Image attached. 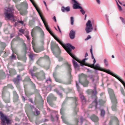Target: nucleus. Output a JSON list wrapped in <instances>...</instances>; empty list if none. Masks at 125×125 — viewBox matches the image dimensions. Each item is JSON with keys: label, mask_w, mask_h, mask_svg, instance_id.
<instances>
[{"label": "nucleus", "mask_w": 125, "mask_h": 125, "mask_svg": "<svg viewBox=\"0 0 125 125\" xmlns=\"http://www.w3.org/2000/svg\"><path fill=\"white\" fill-rule=\"evenodd\" d=\"M86 78V76L83 74L79 75V82L84 87L87 86L89 83V82L87 80Z\"/></svg>", "instance_id": "nucleus-1"}, {"label": "nucleus", "mask_w": 125, "mask_h": 125, "mask_svg": "<svg viewBox=\"0 0 125 125\" xmlns=\"http://www.w3.org/2000/svg\"><path fill=\"white\" fill-rule=\"evenodd\" d=\"M6 12L4 13L6 18L9 20H11L14 21V20L13 12L10 8H9L6 10Z\"/></svg>", "instance_id": "nucleus-2"}, {"label": "nucleus", "mask_w": 125, "mask_h": 125, "mask_svg": "<svg viewBox=\"0 0 125 125\" xmlns=\"http://www.w3.org/2000/svg\"><path fill=\"white\" fill-rule=\"evenodd\" d=\"M64 108H62L60 111V113L62 115V116H61V117L62 119L63 122L67 124V125H78V124L79 121L78 119L77 118H75V122L76 123L75 125H72L66 120L64 117L63 116L64 114Z\"/></svg>", "instance_id": "nucleus-3"}, {"label": "nucleus", "mask_w": 125, "mask_h": 125, "mask_svg": "<svg viewBox=\"0 0 125 125\" xmlns=\"http://www.w3.org/2000/svg\"><path fill=\"white\" fill-rule=\"evenodd\" d=\"M93 29L92 25L90 20H89L86 24L85 31L87 33L91 32Z\"/></svg>", "instance_id": "nucleus-4"}, {"label": "nucleus", "mask_w": 125, "mask_h": 125, "mask_svg": "<svg viewBox=\"0 0 125 125\" xmlns=\"http://www.w3.org/2000/svg\"><path fill=\"white\" fill-rule=\"evenodd\" d=\"M108 91L112 102H113L114 101L115 102H116V99L113 90L109 88L108 89Z\"/></svg>", "instance_id": "nucleus-5"}, {"label": "nucleus", "mask_w": 125, "mask_h": 125, "mask_svg": "<svg viewBox=\"0 0 125 125\" xmlns=\"http://www.w3.org/2000/svg\"><path fill=\"white\" fill-rule=\"evenodd\" d=\"M30 0L31 1V2L32 3V4L33 5V6L36 9V10H37V11L38 12V13H39V14L40 16L41 19L42 20V21H43V23L45 27H49L48 26V25H47L46 24V22H45V21L43 17L42 16V15L41 14L39 9L37 7L36 4L33 2V0Z\"/></svg>", "instance_id": "nucleus-6"}, {"label": "nucleus", "mask_w": 125, "mask_h": 125, "mask_svg": "<svg viewBox=\"0 0 125 125\" xmlns=\"http://www.w3.org/2000/svg\"><path fill=\"white\" fill-rule=\"evenodd\" d=\"M0 118L2 122L3 123H5V121H6V123L7 124H10V121L8 119L6 116H5L2 113L1 111H0Z\"/></svg>", "instance_id": "nucleus-7"}, {"label": "nucleus", "mask_w": 125, "mask_h": 125, "mask_svg": "<svg viewBox=\"0 0 125 125\" xmlns=\"http://www.w3.org/2000/svg\"><path fill=\"white\" fill-rule=\"evenodd\" d=\"M94 91L91 89L88 90L87 91L88 94H92L94 96H95L97 94V92L96 91V87L95 85L94 86Z\"/></svg>", "instance_id": "nucleus-8"}, {"label": "nucleus", "mask_w": 125, "mask_h": 125, "mask_svg": "<svg viewBox=\"0 0 125 125\" xmlns=\"http://www.w3.org/2000/svg\"><path fill=\"white\" fill-rule=\"evenodd\" d=\"M79 97L81 100L82 104L83 105L85 104L86 100L82 93H79Z\"/></svg>", "instance_id": "nucleus-9"}, {"label": "nucleus", "mask_w": 125, "mask_h": 125, "mask_svg": "<svg viewBox=\"0 0 125 125\" xmlns=\"http://www.w3.org/2000/svg\"><path fill=\"white\" fill-rule=\"evenodd\" d=\"M21 80V78L20 77V75H18L16 78L14 79L13 81L15 84H18L20 82V80Z\"/></svg>", "instance_id": "nucleus-10"}, {"label": "nucleus", "mask_w": 125, "mask_h": 125, "mask_svg": "<svg viewBox=\"0 0 125 125\" xmlns=\"http://www.w3.org/2000/svg\"><path fill=\"white\" fill-rule=\"evenodd\" d=\"M75 31L73 30H71L69 33V36L71 39H73L75 37Z\"/></svg>", "instance_id": "nucleus-11"}, {"label": "nucleus", "mask_w": 125, "mask_h": 125, "mask_svg": "<svg viewBox=\"0 0 125 125\" xmlns=\"http://www.w3.org/2000/svg\"><path fill=\"white\" fill-rule=\"evenodd\" d=\"M99 104H100V103L99 102H97V100L95 99L94 101L92 103V106H91L90 105L89 107L90 108H92L93 106H94L95 109H96L97 108V105Z\"/></svg>", "instance_id": "nucleus-12"}, {"label": "nucleus", "mask_w": 125, "mask_h": 125, "mask_svg": "<svg viewBox=\"0 0 125 125\" xmlns=\"http://www.w3.org/2000/svg\"><path fill=\"white\" fill-rule=\"evenodd\" d=\"M90 118L94 122H97L98 120V117L94 115H92Z\"/></svg>", "instance_id": "nucleus-13"}, {"label": "nucleus", "mask_w": 125, "mask_h": 125, "mask_svg": "<svg viewBox=\"0 0 125 125\" xmlns=\"http://www.w3.org/2000/svg\"><path fill=\"white\" fill-rule=\"evenodd\" d=\"M70 10V7H67L66 8L64 7H62L61 8V10L63 12H64L65 11L67 12H69Z\"/></svg>", "instance_id": "nucleus-14"}, {"label": "nucleus", "mask_w": 125, "mask_h": 125, "mask_svg": "<svg viewBox=\"0 0 125 125\" xmlns=\"http://www.w3.org/2000/svg\"><path fill=\"white\" fill-rule=\"evenodd\" d=\"M79 3L76 1V3H75L73 5V8L75 9H82V7L81 6L79 5Z\"/></svg>", "instance_id": "nucleus-15"}, {"label": "nucleus", "mask_w": 125, "mask_h": 125, "mask_svg": "<svg viewBox=\"0 0 125 125\" xmlns=\"http://www.w3.org/2000/svg\"><path fill=\"white\" fill-rule=\"evenodd\" d=\"M56 73L55 72L53 74V76L55 78L56 81L60 83H62L63 81L61 79L56 78Z\"/></svg>", "instance_id": "nucleus-16"}, {"label": "nucleus", "mask_w": 125, "mask_h": 125, "mask_svg": "<svg viewBox=\"0 0 125 125\" xmlns=\"http://www.w3.org/2000/svg\"><path fill=\"white\" fill-rule=\"evenodd\" d=\"M39 33L41 38H43L44 36V33L43 31L41 28H40L39 29Z\"/></svg>", "instance_id": "nucleus-17"}, {"label": "nucleus", "mask_w": 125, "mask_h": 125, "mask_svg": "<svg viewBox=\"0 0 125 125\" xmlns=\"http://www.w3.org/2000/svg\"><path fill=\"white\" fill-rule=\"evenodd\" d=\"M72 62L73 63L74 67L75 69L79 67V66L77 62L73 59L72 60Z\"/></svg>", "instance_id": "nucleus-18"}, {"label": "nucleus", "mask_w": 125, "mask_h": 125, "mask_svg": "<svg viewBox=\"0 0 125 125\" xmlns=\"http://www.w3.org/2000/svg\"><path fill=\"white\" fill-rule=\"evenodd\" d=\"M71 65H70L68 64H67V66L68 67V70L69 71V77H70V80H71V79L72 76L71 75Z\"/></svg>", "instance_id": "nucleus-19"}, {"label": "nucleus", "mask_w": 125, "mask_h": 125, "mask_svg": "<svg viewBox=\"0 0 125 125\" xmlns=\"http://www.w3.org/2000/svg\"><path fill=\"white\" fill-rule=\"evenodd\" d=\"M112 102L113 103L112 107V110L113 111H115L116 110V104L117 103V100H116V102H115L114 101Z\"/></svg>", "instance_id": "nucleus-20"}, {"label": "nucleus", "mask_w": 125, "mask_h": 125, "mask_svg": "<svg viewBox=\"0 0 125 125\" xmlns=\"http://www.w3.org/2000/svg\"><path fill=\"white\" fill-rule=\"evenodd\" d=\"M13 94L14 98L16 100H17L19 96L17 94L16 92L15 91L13 92Z\"/></svg>", "instance_id": "nucleus-21"}, {"label": "nucleus", "mask_w": 125, "mask_h": 125, "mask_svg": "<svg viewBox=\"0 0 125 125\" xmlns=\"http://www.w3.org/2000/svg\"><path fill=\"white\" fill-rule=\"evenodd\" d=\"M100 116L101 117H103L104 116V115L105 114V111L103 109H100Z\"/></svg>", "instance_id": "nucleus-22"}, {"label": "nucleus", "mask_w": 125, "mask_h": 125, "mask_svg": "<svg viewBox=\"0 0 125 125\" xmlns=\"http://www.w3.org/2000/svg\"><path fill=\"white\" fill-rule=\"evenodd\" d=\"M70 98H72L73 99V101L74 102V104L75 106H76L77 105V99L76 97H74V98H73V97H70Z\"/></svg>", "instance_id": "nucleus-23"}, {"label": "nucleus", "mask_w": 125, "mask_h": 125, "mask_svg": "<svg viewBox=\"0 0 125 125\" xmlns=\"http://www.w3.org/2000/svg\"><path fill=\"white\" fill-rule=\"evenodd\" d=\"M33 71H34L33 70H30V72L32 77L33 78L35 79V78H37V77L33 73Z\"/></svg>", "instance_id": "nucleus-24"}, {"label": "nucleus", "mask_w": 125, "mask_h": 125, "mask_svg": "<svg viewBox=\"0 0 125 125\" xmlns=\"http://www.w3.org/2000/svg\"><path fill=\"white\" fill-rule=\"evenodd\" d=\"M23 6L26 9L28 8V4L26 1H24L22 3Z\"/></svg>", "instance_id": "nucleus-25"}, {"label": "nucleus", "mask_w": 125, "mask_h": 125, "mask_svg": "<svg viewBox=\"0 0 125 125\" xmlns=\"http://www.w3.org/2000/svg\"><path fill=\"white\" fill-rule=\"evenodd\" d=\"M89 77L90 79L92 80V82H94V78L95 77H97V79L98 78V76H94H94L92 75H90L89 76Z\"/></svg>", "instance_id": "nucleus-26"}, {"label": "nucleus", "mask_w": 125, "mask_h": 125, "mask_svg": "<svg viewBox=\"0 0 125 125\" xmlns=\"http://www.w3.org/2000/svg\"><path fill=\"white\" fill-rule=\"evenodd\" d=\"M48 98L50 99L53 100H55L56 99V98L54 97L53 95L52 94H50L48 96Z\"/></svg>", "instance_id": "nucleus-27"}, {"label": "nucleus", "mask_w": 125, "mask_h": 125, "mask_svg": "<svg viewBox=\"0 0 125 125\" xmlns=\"http://www.w3.org/2000/svg\"><path fill=\"white\" fill-rule=\"evenodd\" d=\"M80 125H82L83 122L84 121H85V119H83V117L82 116L80 117Z\"/></svg>", "instance_id": "nucleus-28"}, {"label": "nucleus", "mask_w": 125, "mask_h": 125, "mask_svg": "<svg viewBox=\"0 0 125 125\" xmlns=\"http://www.w3.org/2000/svg\"><path fill=\"white\" fill-rule=\"evenodd\" d=\"M70 20L71 24L72 25H73L74 24V19L73 17H70Z\"/></svg>", "instance_id": "nucleus-29"}, {"label": "nucleus", "mask_w": 125, "mask_h": 125, "mask_svg": "<svg viewBox=\"0 0 125 125\" xmlns=\"http://www.w3.org/2000/svg\"><path fill=\"white\" fill-rule=\"evenodd\" d=\"M24 81H26L30 82L31 83V81L29 77L28 76L25 78L24 79Z\"/></svg>", "instance_id": "nucleus-30"}, {"label": "nucleus", "mask_w": 125, "mask_h": 125, "mask_svg": "<svg viewBox=\"0 0 125 125\" xmlns=\"http://www.w3.org/2000/svg\"><path fill=\"white\" fill-rule=\"evenodd\" d=\"M76 86L77 87V89L78 92L79 93H81L80 92V87L78 85V83L77 81H76Z\"/></svg>", "instance_id": "nucleus-31"}, {"label": "nucleus", "mask_w": 125, "mask_h": 125, "mask_svg": "<svg viewBox=\"0 0 125 125\" xmlns=\"http://www.w3.org/2000/svg\"><path fill=\"white\" fill-rule=\"evenodd\" d=\"M10 58L11 59H16V55L15 54H12L10 56Z\"/></svg>", "instance_id": "nucleus-32"}, {"label": "nucleus", "mask_w": 125, "mask_h": 125, "mask_svg": "<svg viewBox=\"0 0 125 125\" xmlns=\"http://www.w3.org/2000/svg\"><path fill=\"white\" fill-rule=\"evenodd\" d=\"M104 62L105 65L106 66H108V63L106 59H104Z\"/></svg>", "instance_id": "nucleus-33"}, {"label": "nucleus", "mask_w": 125, "mask_h": 125, "mask_svg": "<svg viewBox=\"0 0 125 125\" xmlns=\"http://www.w3.org/2000/svg\"><path fill=\"white\" fill-rule=\"evenodd\" d=\"M29 57L31 60H33V56L32 54H31L29 55Z\"/></svg>", "instance_id": "nucleus-34"}, {"label": "nucleus", "mask_w": 125, "mask_h": 125, "mask_svg": "<svg viewBox=\"0 0 125 125\" xmlns=\"http://www.w3.org/2000/svg\"><path fill=\"white\" fill-rule=\"evenodd\" d=\"M120 90L123 94L125 96V94L123 89L122 88H121Z\"/></svg>", "instance_id": "nucleus-35"}, {"label": "nucleus", "mask_w": 125, "mask_h": 125, "mask_svg": "<svg viewBox=\"0 0 125 125\" xmlns=\"http://www.w3.org/2000/svg\"><path fill=\"white\" fill-rule=\"evenodd\" d=\"M81 9L80 10V12L83 15H84L85 12V11L83 9V8Z\"/></svg>", "instance_id": "nucleus-36"}, {"label": "nucleus", "mask_w": 125, "mask_h": 125, "mask_svg": "<svg viewBox=\"0 0 125 125\" xmlns=\"http://www.w3.org/2000/svg\"><path fill=\"white\" fill-rule=\"evenodd\" d=\"M95 67L97 68L98 70H99L100 69V67L99 64H96L95 65Z\"/></svg>", "instance_id": "nucleus-37"}, {"label": "nucleus", "mask_w": 125, "mask_h": 125, "mask_svg": "<svg viewBox=\"0 0 125 125\" xmlns=\"http://www.w3.org/2000/svg\"><path fill=\"white\" fill-rule=\"evenodd\" d=\"M91 37L90 35H88V36L87 38L85 39V41H87L88 40L91 39Z\"/></svg>", "instance_id": "nucleus-38"}, {"label": "nucleus", "mask_w": 125, "mask_h": 125, "mask_svg": "<svg viewBox=\"0 0 125 125\" xmlns=\"http://www.w3.org/2000/svg\"><path fill=\"white\" fill-rule=\"evenodd\" d=\"M19 31L21 32V33H24V30L23 29H19Z\"/></svg>", "instance_id": "nucleus-39"}, {"label": "nucleus", "mask_w": 125, "mask_h": 125, "mask_svg": "<svg viewBox=\"0 0 125 125\" xmlns=\"http://www.w3.org/2000/svg\"><path fill=\"white\" fill-rule=\"evenodd\" d=\"M31 84L32 87L33 88L35 89L36 87L35 84L34 83H33L32 81H31Z\"/></svg>", "instance_id": "nucleus-40"}, {"label": "nucleus", "mask_w": 125, "mask_h": 125, "mask_svg": "<svg viewBox=\"0 0 125 125\" xmlns=\"http://www.w3.org/2000/svg\"><path fill=\"white\" fill-rule=\"evenodd\" d=\"M35 113L36 115H39L40 114V111L38 110H36L35 111Z\"/></svg>", "instance_id": "nucleus-41"}, {"label": "nucleus", "mask_w": 125, "mask_h": 125, "mask_svg": "<svg viewBox=\"0 0 125 125\" xmlns=\"http://www.w3.org/2000/svg\"><path fill=\"white\" fill-rule=\"evenodd\" d=\"M87 59H88L87 58H85V59H84L81 62L82 63H84L85 62V61L86 60H87Z\"/></svg>", "instance_id": "nucleus-42"}, {"label": "nucleus", "mask_w": 125, "mask_h": 125, "mask_svg": "<svg viewBox=\"0 0 125 125\" xmlns=\"http://www.w3.org/2000/svg\"><path fill=\"white\" fill-rule=\"evenodd\" d=\"M94 63H93V64L90 65L89 66L92 68H94Z\"/></svg>", "instance_id": "nucleus-43"}, {"label": "nucleus", "mask_w": 125, "mask_h": 125, "mask_svg": "<svg viewBox=\"0 0 125 125\" xmlns=\"http://www.w3.org/2000/svg\"><path fill=\"white\" fill-rule=\"evenodd\" d=\"M18 22L19 23H20L22 25H25L24 24L23 21H18Z\"/></svg>", "instance_id": "nucleus-44"}, {"label": "nucleus", "mask_w": 125, "mask_h": 125, "mask_svg": "<svg viewBox=\"0 0 125 125\" xmlns=\"http://www.w3.org/2000/svg\"><path fill=\"white\" fill-rule=\"evenodd\" d=\"M57 93L61 97L62 96V94L61 93L59 92L58 91H57Z\"/></svg>", "instance_id": "nucleus-45"}, {"label": "nucleus", "mask_w": 125, "mask_h": 125, "mask_svg": "<svg viewBox=\"0 0 125 125\" xmlns=\"http://www.w3.org/2000/svg\"><path fill=\"white\" fill-rule=\"evenodd\" d=\"M118 8L119 9V10H122V8L120 6V5H119L118 6Z\"/></svg>", "instance_id": "nucleus-46"}, {"label": "nucleus", "mask_w": 125, "mask_h": 125, "mask_svg": "<svg viewBox=\"0 0 125 125\" xmlns=\"http://www.w3.org/2000/svg\"><path fill=\"white\" fill-rule=\"evenodd\" d=\"M57 27L58 28V29L59 30V32H60V33H62V31H61V29H60V28L59 27L58 25H57Z\"/></svg>", "instance_id": "nucleus-47"}, {"label": "nucleus", "mask_w": 125, "mask_h": 125, "mask_svg": "<svg viewBox=\"0 0 125 125\" xmlns=\"http://www.w3.org/2000/svg\"><path fill=\"white\" fill-rule=\"evenodd\" d=\"M34 50L35 52L37 53L40 52L41 51V50H39L37 49H36V50Z\"/></svg>", "instance_id": "nucleus-48"}, {"label": "nucleus", "mask_w": 125, "mask_h": 125, "mask_svg": "<svg viewBox=\"0 0 125 125\" xmlns=\"http://www.w3.org/2000/svg\"><path fill=\"white\" fill-rule=\"evenodd\" d=\"M69 98L68 97H67L66 98V99L63 102L62 104L63 105V104L65 103V102Z\"/></svg>", "instance_id": "nucleus-49"}, {"label": "nucleus", "mask_w": 125, "mask_h": 125, "mask_svg": "<svg viewBox=\"0 0 125 125\" xmlns=\"http://www.w3.org/2000/svg\"><path fill=\"white\" fill-rule=\"evenodd\" d=\"M26 37H27L28 40L29 41L30 40V39L29 38V36L28 35H27L26 36Z\"/></svg>", "instance_id": "nucleus-50"}, {"label": "nucleus", "mask_w": 125, "mask_h": 125, "mask_svg": "<svg viewBox=\"0 0 125 125\" xmlns=\"http://www.w3.org/2000/svg\"><path fill=\"white\" fill-rule=\"evenodd\" d=\"M29 101L31 102V103H32L33 104H35V103L33 102V100L31 99H30Z\"/></svg>", "instance_id": "nucleus-51"}, {"label": "nucleus", "mask_w": 125, "mask_h": 125, "mask_svg": "<svg viewBox=\"0 0 125 125\" xmlns=\"http://www.w3.org/2000/svg\"><path fill=\"white\" fill-rule=\"evenodd\" d=\"M105 16L107 21H108V16L106 14H105Z\"/></svg>", "instance_id": "nucleus-52"}, {"label": "nucleus", "mask_w": 125, "mask_h": 125, "mask_svg": "<svg viewBox=\"0 0 125 125\" xmlns=\"http://www.w3.org/2000/svg\"><path fill=\"white\" fill-rule=\"evenodd\" d=\"M53 19L54 20L55 22H56L57 21L56 20L55 16H54L53 18Z\"/></svg>", "instance_id": "nucleus-53"}, {"label": "nucleus", "mask_w": 125, "mask_h": 125, "mask_svg": "<svg viewBox=\"0 0 125 125\" xmlns=\"http://www.w3.org/2000/svg\"><path fill=\"white\" fill-rule=\"evenodd\" d=\"M96 1L98 4H100V0H96Z\"/></svg>", "instance_id": "nucleus-54"}, {"label": "nucleus", "mask_w": 125, "mask_h": 125, "mask_svg": "<svg viewBox=\"0 0 125 125\" xmlns=\"http://www.w3.org/2000/svg\"><path fill=\"white\" fill-rule=\"evenodd\" d=\"M45 58L48 60L49 59V56L47 55H45Z\"/></svg>", "instance_id": "nucleus-55"}, {"label": "nucleus", "mask_w": 125, "mask_h": 125, "mask_svg": "<svg viewBox=\"0 0 125 125\" xmlns=\"http://www.w3.org/2000/svg\"><path fill=\"white\" fill-rule=\"evenodd\" d=\"M62 60V57H60L59 59V61H61Z\"/></svg>", "instance_id": "nucleus-56"}, {"label": "nucleus", "mask_w": 125, "mask_h": 125, "mask_svg": "<svg viewBox=\"0 0 125 125\" xmlns=\"http://www.w3.org/2000/svg\"><path fill=\"white\" fill-rule=\"evenodd\" d=\"M90 52H91V54H93V52H92V48L91 47V48L90 49Z\"/></svg>", "instance_id": "nucleus-57"}, {"label": "nucleus", "mask_w": 125, "mask_h": 125, "mask_svg": "<svg viewBox=\"0 0 125 125\" xmlns=\"http://www.w3.org/2000/svg\"><path fill=\"white\" fill-rule=\"evenodd\" d=\"M51 119L52 121H54V120L53 119V118L52 116L51 115Z\"/></svg>", "instance_id": "nucleus-58"}, {"label": "nucleus", "mask_w": 125, "mask_h": 125, "mask_svg": "<svg viewBox=\"0 0 125 125\" xmlns=\"http://www.w3.org/2000/svg\"><path fill=\"white\" fill-rule=\"evenodd\" d=\"M48 81H50V82H51V80L50 79V78H49L47 80H46V82H47V83H48Z\"/></svg>", "instance_id": "nucleus-59"}, {"label": "nucleus", "mask_w": 125, "mask_h": 125, "mask_svg": "<svg viewBox=\"0 0 125 125\" xmlns=\"http://www.w3.org/2000/svg\"><path fill=\"white\" fill-rule=\"evenodd\" d=\"M97 27V26H95L94 28V30L96 31H97V28H96Z\"/></svg>", "instance_id": "nucleus-60"}, {"label": "nucleus", "mask_w": 125, "mask_h": 125, "mask_svg": "<svg viewBox=\"0 0 125 125\" xmlns=\"http://www.w3.org/2000/svg\"><path fill=\"white\" fill-rule=\"evenodd\" d=\"M88 55V54L87 52H86L85 55L84 56L85 57V58Z\"/></svg>", "instance_id": "nucleus-61"}, {"label": "nucleus", "mask_w": 125, "mask_h": 125, "mask_svg": "<svg viewBox=\"0 0 125 125\" xmlns=\"http://www.w3.org/2000/svg\"><path fill=\"white\" fill-rule=\"evenodd\" d=\"M91 56H92V58L93 59H95L94 58V55H93V54H91Z\"/></svg>", "instance_id": "nucleus-62"}, {"label": "nucleus", "mask_w": 125, "mask_h": 125, "mask_svg": "<svg viewBox=\"0 0 125 125\" xmlns=\"http://www.w3.org/2000/svg\"><path fill=\"white\" fill-rule=\"evenodd\" d=\"M60 67V66H59L58 65H57L56 66V67L55 68V69H58V68Z\"/></svg>", "instance_id": "nucleus-63"}, {"label": "nucleus", "mask_w": 125, "mask_h": 125, "mask_svg": "<svg viewBox=\"0 0 125 125\" xmlns=\"http://www.w3.org/2000/svg\"><path fill=\"white\" fill-rule=\"evenodd\" d=\"M56 117L57 119V120L58 118V115H56Z\"/></svg>", "instance_id": "nucleus-64"}]
</instances>
